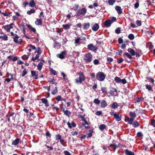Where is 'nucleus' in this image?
Instances as JSON below:
<instances>
[{"label": "nucleus", "mask_w": 155, "mask_h": 155, "mask_svg": "<svg viewBox=\"0 0 155 155\" xmlns=\"http://www.w3.org/2000/svg\"><path fill=\"white\" fill-rule=\"evenodd\" d=\"M0 39L2 40L6 41L8 40V37L5 35H4L2 36H0Z\"/></svg>", "instance_id": "nucleus-24"}, {"label": "nucleus", "mask_w": 155, "mask_h": 155, "mask_svg": "<svg viewBox=\"0 0 155 155\" xmlns=\"http://www.w3.org/2000/svg\"><path fill=\"white\" fill-rule=\"evenodd\" d=\"M21 139L19 138H17L15 140L13 141L12 143V145L16 146L20 142H21Z\"/></svg>", "instance_id": "nucleus-11"}, {"label": "nucleus", "mask_w": 155, "mask_h": 155, "mask_svg": "<svg viewBox=\"0 0 155 155\" xmlns=\"http://www.w3.org/2000/svg\"><path fill=\"white\" fill-rule=\"evenodd\" d=\"M14 25L13 23H11L9 25L3 26L2 27V28L6 30L7 32H9L10 29L13 28L12 26Z\"/></svg>", "instance_id": "nucleus-7"}, {"label": "nucleus", "mask_w": 155, "mask_h": 155, "mask_svg": "<svg viewBox=\"0 0 155 155\" xmlns=\"http://www.w3.org/2000/svg\"><path fill=\"white\" fill-rule=\"evenodd\" d=\"M125 153L127 155H134V152L129 151L127 149L125 150Z\"/></svg>", "instance_id": "nucleus-25"}, {"label": "nucleus", "mask_w": 155, "mask_h": 155, "mask_svg": "<svg viewBox=\"0 0 155 155\" xmlns=\"http://www.w3.org/2000/svg\"><path fill=\"white\" fill-rule=\"evenodd\" d=\"M31 76H30L31 78H32L35 76V77L34 78L36 80L38 79V72L35 71L31 70Z\"/></svg>", "instance_id": "nucleus-8"}, {"label": "nucleus", "mask_w": 155, "mask_h": 155, "mask_svg": "<svg viewBox=\"0 0 155 155\" xmlns=\"http://www.w3.org/2000/svg\"><path fill=\"white\" fill-rule=\"evenodd\" d=\"M55 138L56 140H60L61 139V136L59 134H58L56 135Z\"/></svg>", "instance_id": "nucleus-44"}, {"label": "nucleus", "mask_w": 155, "mask_h": 155, "mask_svg": "<svg viewBox=\"0 0 155 155\" xmlns=\"http://www.w3.org/2000/svg\"><path fill=\"white\" fill-rule=\"evenodd\" d=\"M106 76V75L104 74V72L100 71L97 73L96 75V78L98 81H102L104 80Z\"/></svg>", "instance_id": "nucleus-2"}, {"label": "nucleus", "mask_w": 155, "mask_h": 155, "mask_svg": "<svg viewBox=\"0 0 155 155\" xmlns=\"http://www.w3.org/2000/svg\"><path fill=\"white\" fill-rule=\"evenodd\" d=\"M58 89L57 87H55L54 89L52 90L51 94L53 95H54L58 93Z\"/></svg>", "instance_id": "nucleus-27"}, {"label": "nucleus", "mask_w": 155, "mask_h": 155, "mask_svg": "<svg viewBox=\"0 0 155 155\" xmlns=\"http://www.w3.org/2000/svg\"><path fill=\"white\" fill-rule=\"evenodd\" d=\"M128 38L131 40H133L134 38V36L133 34H130L128 36Z\"/></svg>", "instance_id": "nucleus-41"}, {"label": "nucleus", "mask_w": 155, "mask_h": 155, "mask_svg": "<svg viewBox=\"0 0 155 155\" xmlns=\"http://www.w3.org/2000/svg\"><path fill=\"white\" fill-rule=\"evenodd\" d=\"M54 41V48H59L61 46V44L57 42L56 41Z\"/></svg>", "instance_id": "nucleus-29"}, {"label": "nucleus", "mask_w": 155, "mask_h": 155, "mask_svg": "<svg viewBox=\"0 0 155 155\" xmlns=\"http://www.w3.org/2000/svg\"><path fill=\"white\" fill-rule=\"evenodd\" d=\"M39 57L38 54H36L35 57V58L32 57L31 58V60L33 61H35L36 60L38 59Z\"/></svg>", "instance_id": "nucleus-47"}, {"label": "nucleus", "mask_w": 155, "mask_h": 155, "mask_svg": "<svg viewBox=\"0 0 155 155\" xmlns=\"http://www.w3.org/2000/svg\"><path fill=\"white\" fill-rule=\"evenodd\" d=\"M62 97L60 95L58 96L55 98L58 101H62Z\"/></svg>", "instance_id": "nucleus-49"}, {"label": "nucleus", "mask_w": 155, "mask_h": 155, "mask_svg": "<svg viewBox=\"0 0 155 155\" xmlns=\"http://www.w3.org/2000/svg\"><path fill=\"white\" fill-rule=\"evenodd\" d=\"M35 4V2L34 0H31L28 3V5L31 7H35L36 8Z\"/></svg>", "instance_id": "nucleus-19"}, {"label": "nucleus", "mask_w": 155, "mask_h": 155, "mask_svg": "<svg viewBox=\"0 0 155 155\" xmlns=\"http://www.w3.org/2000/svg\"><path fill=\"white\" fill-rule=\"evenodd\" d=\"M99 28V26L98 24L95 23L92 26V29L93 31H97Z\"/></svg>", "instance_id": "nucleus-12"}, {"label": "nucleus", "mask_w": 155, "mask_h": 155, "mask_svg": "<svg viewBox=\"0 0 155 155\" xmlns=\"http://www.w3.org/2000/svg\"><path fill=\"white\" fill-rule=\"evenodd\" d=\"M77 75H78L79 77L78 78L75 79V82L78 84H81L82 81L85 80V77L84 75V73L82 72H79L76 73Z\"/></svg>", "instance_id": "nucleus-1"}, {"label": "nucleus", "mask_w": 155, "mask_h": 155, "mask_svg": "<svg viewBox=\"0 0 155 155\" xmlns=\"http://www.w3.org/2000/svg\"><path fill=\"white\" fill-rule=\"evenodd\" d=\"M87 9L85 8L79 9L76 12V15L78 17L80 16L81 15H84L87 13Z\"/></svg>", "instance_id": "nucleus-4"}, {"label": "nucleus", "mask_w": 155, "mask_h": 155, "mask_svg": "<svg viewBox=\"0 0 155 155\" xmlns=\"http://www.w3.org/2000/svg\"><path fill=\"white\" fill-rule=\"evenodd\" d=\"M64 153L65 155H71L70 153L67 150H65Z\"/></svg>", "instance_id": "nucleus-64"}, {"label": "nucleus", "mask_w": 155, "mask_h": 155, "mask_svg": "<svg viewBox=\"0 0 155 155\" xmlns=\"http://www.w3.org/2000/svg\"><path fill=\"white\" fill-rule=\"evenodd\" d=\"M79 6L78 4H74V6H73L74 10H75V11L78 10V9L79 8Z\"/></svg>", "instance_id": "nucleus-45"}, {"label": "nucleus", "mask_w": 155, "mask_h": 155, "mask_svg": "<svg viewBox=\"0 0 155 155\" xmlns=\"http://www.w3.org/2000/svg\"><path fill=\"white\" fill-rule=\"evenodd\" d=\"M127 51L129 53H130V54L131 55L134 56L135 55L136 52L134 49H132L130 48H129L127 49Z\"/></svg>", "instance_id": "nucleus-20"}, {"label": "nucleus", "mask_w": 155, "mask_h": 155, "mask_svg": "<svg viewBox=\"0 0 155 155\" xmlns=\"http://www.w3.org/2000/svg\"><path fill=\"white\" fill-rule=\"evenodd\" d=\"M106 126L104 124H102L100 125L99 127V129L101 131H103L106 128Z\"/></svg>", "instance_id": "nucleus-30"}, {"label": "nucleus", "mask_w": 155, "mask_h": 155, "mask_svg": "<svg viewBox=\"0 0 155 155\" xmlns=\"http://www.w3.org/2000/svg\"><path fill=\"white\" fill-rule=\"evenodd\" d=\"M87 47L88 50H91L93 51H96L97 49V47L94 46L93 45L91 44H89L87 45Z\"/></svg>", "instance_id": "nucleus-10"}, {"label": "nucleus", "mask_w": 155, "mask_h": 155, "mask_svg": "<svg viewBox=\"0 0 155 155\" xmlns=\"http://www.w3.org/2000/svg\"><path fill=\"white\" fill-rule=\"evenodd\" d=\"M45 146L47 148H48V151L52 150H53V148L51 147H50L46 144L45 145Z\"/></svg>", "instance_id": "nucleus-54"}, {"label": "nucleus", "mask_w": 155, "mask_h": 155, "mask_svg": "<svg viewBox=\"0 0 155 155\" xmlns=\"http://www.w3.org/2000/svg\"><path fill=\"white\" fill-rule=\"evenodd\" d=\"M67 54L66 51H62L60 54H57V56L61 59H64Z\"/></svg>", "instance_id": "nucleus-9"}, {"label": "nucleus", "mask_w": 155, "mask_h": 155, "mask_svg": "<svg viewBox=\"0 0 155 155\" xmlns=\"http://www.w3.org/2000/svg\"><path fill=\"white\" fill-rule=\"evenodd\" d=\"M80 40L81 38L80 37H78L75 40L74 43L75 44L78 43L80 42Z\"/></svg>", "instance_id": "nucleus-51"}, {"label": "nucleus", "mask_w": 155, "mask_h": 155, "mask_svg": "<svg viewBox=\"0 0 155 155\" xmlns=\"http://www.w3.org/2000/svg\"><path fill=\"white\" fill-rule=\"evenodd\" d=\"M94 102L96 104H99L100 103V101L98 99H95L94 101Z\"/></svg>", "instance_id": "nucleus-46"}, {"label": "nucleus", "mask_w": 155, "mask_h": 155, "mask_svg": "<svg viewBox=\"0 0 155 155\" xmlns=\"http://www.w3.org/2000/svg\"><path fill=\"white\" fill-rule=\"evenodd\" d=\"M27 71L25 69L23 71L22 74V77H24L25 76V75L27 74Z\"/></svg>", "instance_id": "nucleus-53"}, {"label": "nucleus", "mask_w": 155, "mask_h": 155, "mask_svg": "<svg viewBox=\"0 0 155 155\" xmlns=\"http://www.w3.org/2000/svg\"><path fill=\"white\" fill-rule=\"evenodd\" d=\"M137 136L138 137H142L143 135L141 132H139L137 133Z\"/></svg>", "instance_id": "nucleus-57"}, {"label": "nucleus", "mask_w": 155, "mask_h": 155, "mask_svg": "<svg viewBox=\"0 0 155 155\" xmlns=\"http://www.w3.org/2000/svg\"><path fill=\"white\" fill-rule=\"evenodd\" d=\"M50 71L51 74H53L55 75L57 74V73L56 71L53 70L52 68H50Z\"/></svg>", "instance_id": "nucleus-36"}, {"label": "nucleus", "mask_w": 155, "mask_h": 155, "mask_svg": "<svg viewBox=\"0 0 155 155\" xmlns=\"http://www.w3.org/2000/svg\"><path fill=\"white\" fill-rule=\"evenodd\" d=\"M110 147H113L114 150L118 147L115 144H110Z\"/></svg>", "instance_id": "nucleus-43"}, {"label": "nucleus", "mask_w": 155, "mask_h": 155, "mask_svg": "<svg viewBox=\"0 0 155 155\" xmlns=\"http://www.w3.org/2000/svg\"><path fill=\"white\" fill-rule=\"evenodd\" d=\"M124 61L123 59L122 58H120L117 59V62L119 63H121Z\"/></svg>", "instance_id": "nucleus-60"}, {"label": "nucleus", "mask_w": 155, "mask_h": 155, "mask_svg": "<svg viewBox=\"0 0 155 155\" xmlns=\"http://www.w3.org/2000/svg\"><path fill=\"white\" fill-rule=\"evenodd\" d=\"M151 124L154 127H155V120L152 119Z\"/></svg>", "instance_id": "nucleus-59"}, {"label": "nucleus", "mask_w": 155, "mask_h": 155, "mask_svg": "<svg viewBox=\"0 0 155 155\" xmlns=\"http://www.w3.org/2000/svg\"><path fill=\"white\" fill-rule=\"evenodd\" d=\"M60 142L61 144L63 146H66L64 144L65 142H64V140L62 139H61L60 140Z\"/></svg>", "instance_id": "nucleus-56"}, {"label": "nucleus", "mask_w": 155, "mask_h": 155, "mask_svg": "<svg viewBox=\"0 0 155 155\" xmlns=\"http://www.w3.org/2000/svg\"><path fill=\"white\" fill-rule=\"evenodd\" d=\"M70 25H69L68 24H66L65 25H62V27L65 29L67 30H68L70 28Z\"/></svg>", "instance_id": "nucleus-35"}, {"label": "nucleus", "mask_w": 155, "mask_h": 155, "mask_svg": "<svg viewBox=\"0 0 155 155\" xmlns=\"http://www.w3.org/2000/svg\"><path fill=\"white\" fill-rule=\"evenodd\" d=\"M111 115L114 116V118L116 119V120L118 121H120L121 119L122 115L121 114H118L116 112L114 113V112L113 110H111V111L110 113Z\"/></svg>", "instance_id": "nucleus-3"}, {"label": "nucleus", "mask_w": 155, "mask_h": 155, "mask_svg": "<svg viewBox=\"0 0 155 155\" xmlns=\"http://www.w3.org/2000/svg\"><path fill=\"white\" fill-rule=\"evenodd\" d=\"M43 64V63L41 62H40L38 64L37 66V67L39 71H40L41 70Z\"/></svg>", "instance_id": "nucleus-32"}, {"label": "nucleus", "mask_w": 155, "mask_h": 155, "mask_svg": "<svg viewBox=\"0 0 155 155\" xmlns=\"http://www.w3.org/2000/svg\"><path fill=\"white\" fill-rule=\"evenodd\" d=\"M147 79L149 80L152 83H153L154 81V80L151 77H147Z\"/></svg>", "instance_id": "nucleus-61"}, {"label": "nucleus", "mask_w": 155, "mask_h": 155, "mask_svg": "<svg viewBox=\"0 0 155 155\" xmlns=\"http://www.w3.org/2000/svg\"><path fill=\"white\" fill-rule=\"evenodd\" d=\"M110 20L111 22L112 23L114 21H116V18L115 17H113L111 18Z\"/></svg>", "instance_id": "nucleus-63"}, {"label": "nucleus", "mask_w": 155, "mask_h": 155, "mask_svg": "<svg viewBox=\"0 0 155 155\" xmlns=\"http://www.w3.org/2000/svg\"><path fill=\"white\" fill-rule=\"evenodd\" d=\"M36 11L34 9H31L30 10L27 12V13L28 15H30L32 13L35 12Z\"/></svg>", "instance_id": "nucleus-28"}, {"label": "nucleus", "mask_w": 155, "mask_h": 155, "mask_svg": "<svg viewBox=\"0 0 155 155\" xmlns=\"http://www.w3.org/2000/svg\"><path fill=\"white\" fill-rule=\"evenodd\" d=\"M29 117H31L33 119H35L36 117L34 115V114L33 113H32L31 112H29Z\"/></svg>", "instance_id": "nucleus-48"}, {"label": "nucleus", "mask_w": 155, "mask_h": 155, "mask_svg": "<svg viewBox=\"0 0 155 155\" xmlns=\"http://www.w3.org/2000/svg\"><path fill=\"white\" fill-rule=\"evenodd\" d=\"M136 23L138 26H140L141 25V21L139 20H137L136 21Z\"/></svg>", "instance_id": "nucleus-58"}, {"label": "nucleus", "mask_w": 155, "mask_h": 155, "mask_svg": "<svg viewBox=\"0 0 155 155\" xmlns=\"http://www.w3.org/2000/svg\"><path fill=\"white\" fill-rule=\"evenodd\" d=\"M35 24L37 25H42V20L41 19H37L35 22Z\"/></svg>", "instance_id": "nucleus-26"}, {"label": "nucleus", "mask_w": 155, "mask_h": 155, "mask_svg": "<svg viewBox=\"0 0 155 155\" xmlns=\"http://www.w3.org/2000/svg\"><path fill=\"white\" fill-rule=\"evenodd\" d=\"M134 119L133 118H130V119L128 121V124H132L133 123Z\"/></svg>", "instance_id": "nucleus-55"}, {"label": "nucleus", "mask_w": 155, "mask_h": 155, "mask_svg": "<svg viewBox=\"0 0 155 155\" xmlns=\"http://www.w3.org/2000/svg\"><path fill=\"white\" fill-rule=\"evenodd\" d=\"M92 58V56L91 54L89 53L84 55V59L86 61V63H89L91 62Z\"/></svg>", "instance_id": "nucleus-5"}, {"label": "nucleus", "mask_w": 155, "mask_h": 155, "mask_svg": "<svg viewBox=\"0 0 155 155\" xmlns=\"http://www.w3.org/2000/svg\"><path fill=\"white\" fill-rule=\"evenodd\" d=\"M41 101L43 103L45 104L46 107H48L49 106V103L47 99L43 98L41 99Z\"/></svg>", "instance_id": "nucleus-17"}, {"label": "nucleus", "mask_w": 155, "mask_h": 155, "mask_svg": "<svg viewBox=\"0 0 155 155\" xmlns=\"http://www.w3.org/2000/svg\"><path fill=\"white\" fill-rule=\"evenodd\" d=\"M146 88L148 89L149 91H151L153 89L150 85L148 84H146Z\"/></svg>", "instance_id": "nucleus-42"}, {"label": "nucleus", "mask_w": 155, "mask_h": 155, "mask_svg": "<svg viewBox=\"0 0 155 155\" xmlns=\"http://www.w3.org/2000/svg\"><path fill=\"white\" fill-rule=\"evenodd\" d=\"M26 26L29 29L30 31H32L35 33H36V30L35 28H33L31 25L29 24H27Z\"/></svg>", "instance_id": "nucleus-21"}, {"label": "nucleus", "mask_w": 155, "mask_h": 155, "mask_svg": "<svg viewBox=\"0 0 155 155\" xmlns=\"http://www.w3.org/2000/svg\"><path fill=\"white\" fill-rule=\"evenodd\" d=\"M28 55H24L21 56V58L23 60H27V59L29 56V55L30 54V53H28Z\"/></svg>", "instance_id": "nucleus-37"}, {"label": "nucleus", "mask_w": 155, "mask_h": 155, "mask_svg": "<svg viewBox=\"0 0 155 155\" xmlns=\"http://www.w3.org/2000/svg\"><path fill=\"white\" fill-rule=\"evenodd\" d=\"M121 79L119 77H116L114 78V80L117 83H119L121 82Z\"/></svg>", "instance_id": "nucleus-40"}, {"label": "nucleus", "mask_w": 155, "mask_h": 155, "mask_svg": "<svg viewBox=\"0 0 155 155\" xmlns=\"http://www.w3.org/2000/svg\"><path fill=\"white\" fill-rule=\"evenodd\" d=\"M49 79V80L48 81L50 82V83H51L52 84H54V77H53L52 78H50Z\"/></svg>", "instance_id": "nucleus-50"}, {"label": "nucleus", "mask_w": 155, "mask_h": 155, "mask_svg": "<svg viewBox=\"0 0 155 155\" xmlns=\"http://www.w3.org/2000/svg\"><path fill=\"white\" fill-rule=\"evenodd\" d=\"M111 24L112 23L111 22L110 20H106L104 23L105 26L107 27H110Z\"/></svg>", "instance_id": "nucleus-15"}, {"label": "nucleus", "mask_w": 155, "mask_h": 155, "mask_svg": "<svg viewBox=\"0 0 155 155\" xmlns=\"http://www.w3.org/2000/svg\"><path fill=\"white\" fill-rule=\"evenodd\" d=\"M115 8L118 14H120L123 13L121 9V8L120 6L117 5L115 7Z\"/></svg>", "instance_id": "nucleus-16"}, {"label": "nucleus", "mask_w": 155, "mask_h": 155, "mask_svg": "<svg viewBox=\"0 0 155 155\" xmlns=\"http://www.w3.org/2000/svg\"><path fill=\"white\" fill-rule=\"evenodd\" d=\"M129 115L132 117L131 118H133V119L135 118L136 117V114L134 112L133 113L132 112H130L129 113Z\"/></svg>", "instance_id": "nucleus-34"}, {"label": "nucleus", "mask_w": 155, "mask_h": 155, "mask_svg": "<svg viewBox=\"0 0 155 155\" xmlns=\"http://www.w3.org/2000/svg\"><path fill=\"white\" fill-rule=\"evenodd\" d=\"M89 133L86 134V135H87V138H88L92 136L93 132V130H89Z\"/></svg>", "instance_id": "nucleus-38"}, {"label": "nucleus", "mask_w": 155, "mask_h": 155, "mask_svg": "<svg viewBox=\"0 0 155 155\" xmlns=\"http://www.w3.org/2000/svg\"><path fill=\"white\" fill-rule=\"evenodd\" d=\"M115 33L117 34H120L121 32L120 28L119 27L118 28L115 30Z\"/></svg>", "instance_id": "nucleus-52"}, {"label": "nucleus", "mask_w": 155, "mask_h": 155, "mask_svg": "<svg viewBox=\"0 0 155 155\" xmlns=\"http://www.w3.org/2000/svg\"><path fill=\"white\" fill-rule=\"evenodd\" d=\"M123 56L124 58H125V56H127L128 58L131 61L133 60V58L131 55L127 52H125L123 54Z\"/></svg>", "instance_id": "nucleus-18"}, {"label": "nucleus", "mask_w": 155, "mask_h": 155, "mask_svg": "<svg viewBox=\"0 0 155 155\" xmlns=\"http://www.w3.org/2000/svg\"><path fill=\"white\" fill-rule=\"evenodd\" d=\"M119 106L118 104L116 102H114L112 104L111 107L113 109H115Z\"/></svg>", "instance_id": "nucleus-23"}, {"label": "nucleus", "mask_w": 155, "mask_h": 155, "mask_svg": "<svg viewBox=\"0 0 155 155\" xmlns=\"http://www.w3.org/2000/svg\"><path fill=\"white\" fill-rule=\"evenodd\" d=\"M116 0H108V2L109 4L111 5H113L115 2Z\"/></svg>", "instance_id": "nucleus-39"}, {"label": "nucleus", "mask_w": 155, "mask_h": 155, "mask_svg": "<svg viewBox=\"0 0 155 155\" xmlns=\"http://www.w3.org/2000/svg\"><path fill=\"white\" fill-rule=\"evenodd\" d=\"M10 34L12 36H13V38L14 42L15 43L18 44H20L21 43V41L18 40V39L19 38V37L17 34H14L13 32H11Z\"/></svg>", "instance_id": "nucleus-6"}, {"label": "nucleus", "mask_w": 155, "mask_h": 155, "mask_svg": "<svg viewBox=\"0 0 155 155\" xmlns=\"http://www.w3.org/2000/svg\"><path fill=\"white\" fill-rule=\"evenodd\" d=\"M107 103L104 100H103L101 104V107H105L107 106Z\"/></svg>", "instance_id": "nucleus-31"}, {"label": "nucleus", "mask_w": 155, "mask_h": 155, "mask_svg": "<svg viewBox=\"0 0 155 155\" xmlns=\"http://www.w3.org/2000/svg\"><path fill=\"white\" fill-rule=\"evenodd\" d=\"M82 28L84 30H87L90 27V24L89 23H84L82 25Z\"/></svg>", "instance_id": "nucleus-13"}, {"label": "nucleus", "mask_w": 155, "mask_h": 155, "mask_svg": "<svg viewBox=\"0 0 155 155\" xmlns=\"http://www.w3.org/2000/svg\"><path fill=\"white\" fill-rule=\"evenodd\" d=\"M67 124L69 129H71L72 127H75L76 126V124L73 121L71 122V124L69 122H68Z\"/></svg>", "instance_id": "nucleus-14"}, {"label": "nucleus", "mask_w": 155, "mask_h": 155, "mask_svg": "<svg viewBox=\"0 0 155 155\" xmlns=\"http://www.w3.org/2000/svg\"><path fill=\"white\" fill-rule=\"evenodd\" d=\"M107 61L110 63L111 62H112L113 61V58H111L110 57H107Z\"/></svg>", "instance_id": "nucleus-62"}, {"label": "nucleus", "mask_w": 155, "mask_h": 155, "mask_svg": "<svg viewBox=\"0 0 155 155\" xmlns=\"http://www.w3.org/2000/svg\"><path fill=\"white\" fill-rule=\"evenodd\" d=\"M62 110L63 111L64 114L67 116L68 117H69L70 115L71 114V112L67 110H65L64 109H63Z\"/></svg>", "instance_id": "nucleus-22"}, {"label": "nucleus", "mask_w": 155, "mask_h": 155, "mask_svg": "<svg viewBox=\"0 0 155 155\" xmlns=\"http://www.w3.org/2000/svg\"><path fill=\"white\" fill-rule=\"evenodd\" d=\"M132 125L134 127L136 128L139 126V124L137 121H135L133 122Z\"/></svg>", "instance_id": "nucleus-33"}]
</instances>
